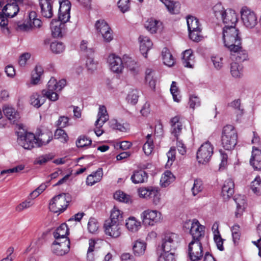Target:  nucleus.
I'll use <instances>...</instances> for the list:
<instances>
[{"mask_svg":"<svg viewBox=\"0 0 261 261\" xmlns=\"http://www.w3.org/2000/svg\"><path fill=\"white\" fill-rule=\"evenodd\" d=\"M86 66L87 69L92 72L96 69L97 63L94 61L93 58L88 57L86 61Z\"/></svg>","mask_w":261,"mask_h":261,"instance_id":"64","label":"nucleus"},{"mask_svg":"<svg viewBox=\"0 0 261 261\" xmlns=\"http://www.w3.org/2000/svg\"><path fill=\"white\" fill-rule=\"evenodd\" d=\"M241 14L243 23L245 27L252 29L257 25L258 20L256 15L247 7H243L242 8Z\"/></svg>","mask_w":261,"mask_h":261,"instance_id":"7","label":"nucleus"},{"mask_svg":"<svg viewBox=\"0 0 261 261\" xmlns=\"http://www.w3.org/2000/svg\"><path fill=\"white\" fill-rule=\"evenodd\" d=\"M130 179L134 184L143 183L147 181L148 179L147 173L143 170H137L134 172Z\"/></svg>","mask_w":261,"mask_h":261,"instance_id":"33","label":"nucleus"},{"mask_svg":"<svg viewBox=\"0 0 261 261\" xmlns=\"http://www.w3.org/2000/svg\"><path fill=\"white\" fill-rule=\"evenodd\" d=\"M140 226V222L137 221L135 217H131L126 220L125 226L130 231H137Z\"/></svg>","mask_w":261,"mask_h":261,"instance_id":"37","label":"nucleus"},{"mask_svg":"<svg viewBox=\"0 0 261 261\" xmlns=\"http://www.w3.org/2000/svg\"><path fill=\"white\" fill-rule=\"evenodd\" d=\"M33 204V201L31 199H28L24 202L19 204L16 208L17 211L20 212L24 209L29 208Z\"/></svg>","mask_w":261,"mask_h":261,"instance_id":"63","label":"nucleus"},{"mask_svg":"<svg viewBox=\"0 0 261 261\" xmlns=\"http://www.w3.org/2000/svg\"><path fill=\"white\" fill-rule=\"evenodd\" d=\"M240 62H232L230 65V72L231 75L234 77H239L241 76L242 71V66L239 65Z\"/></svg>","mask_w":261,"mask_h":261,"instance_id":"49","label":"nucleus"},{"mask_svg":"<svg viewBox=\"0 0 261 261\" xmlns=\"http://www.w3.org/2000/svg\"><path fill=\"white\" fill-rule=\"evenodd\" d=\"M57 81L54 77H51L48 81L46 89L42 91V93L50 100L55 101L58 100Z\"/></svg>","mask_w":261,"mask_h":261,"instance_id":"13","label":"nucleus"},{"mask_svg":"<svg viewBox=\"0 0 261 261\" xmlns=\"http://www.w3.org/2000/svg\"><path fill=\"white\" fill-rule=\"evenodd\" d=\"M223 21L225 24V28H229L230 27H235L236 24L238 21V18L236 13L233 10L231 9L226 10L223 17L220 19Z\"/></svg>","mask_w":261,"mask_h":261,"instance_id":"19","label":"nucleus"},{"mask_svg":"<svg viewBox=\"0 0 261 261\" xmlns=\"http://www.w3.org/2000/svg\"><path fill=\"white\" fill-rule=\"evenodd\" d=\"M139 97V92L137 90H132L131 91H130L127 97H126V100L128 102V103L132 105H136L138 100Z\"/></svg>","mask_w":261,"mask_h":261,"instance_id":"52","label":"nucleus"},{"mask_svg":"<svg viewBox=\"0 0 261 261\" xmlns=\"http://www.w3.org/2000/svg\"><path fill=\"white\" fill-rule=\"evenodd\" d=\"M214 239L215 241V242L216 244L217 248L220 251H223L224 250V247H223V242L224 241V239H223L220 234V232L218 230V226H217L216 229L214 230Z\"/></svg>","mask_w":261,"mask_h":261,"instance_id":"48","label":"nucleus"},{"mask_svg":"<svg viewBox=\"0 0 261 261\" xmlns=\"http://www.w3.org/2000/svg\"><path fill=\"white\" fill-rule=\"evenodd\" d=\"M250 163L255 169L261 170V150L256 147H252V156Z\"/></svg>","mask_w":261,"mask_h":261,"instance_id":"22","label":"nucleus"},{"mask_svg":"<svg viewBox=\"0 0 261 261\" xmlns=\"http://www.w3.org/2000/svg\"><path fill=\"white\" fill-rule=\"evenodd\" d=\"M114 198L119 201L125 203H128L130 200V196L121 191H116L114 194Z\"/></svg>","mask_w":261,"mask_h":261,"instance_id":"50","label":"nucleus"},{"mask_svg":"<svg viewBox=\"0 0 261 261\" xmlns=\"http://www.w3.org/2000/svg\"><path fill=\"white\" fill-rule=\"evenodd\" d=\"M174 176L171 172L167 171L162 175L160 181L162 186L166 187L173 182L174 180Z\"/></svg>","mask_w":261,"mask_h":261,"instance_id":"46","label":"nucleus"},{"mask_svg":"<svg viewBox=\"0 0 261 261\" xmlns=\"http://www.w3.org/2000/svg\"><path fill=\"white\" fill-rule=\"evenodd\" d=\"M233 199L237 204V211L235 215L236 217L238 218L241 216L245 208L246 201L244 196L241 195H235Z\"/></svg>","mask_w":261,"mask_h":261,"instance_id":"30","label":"nucleus"},{"mask_svg":"<svg viewBox=\"0 0 261 261\" xmlns=\"http://www.w3.org/2000/svg\"><path fill=\"white\" fill-rule=\"evenodd\" d=\"M140 197L143 198H152V195L156 193V188L155 187L140 188L138 190Z\"/></svg>","mask_w":261,"mask_h":261,"instance_id":"38","label":"nucleus"},{"mask_svg":"<svg viewBox=\"0 0 261 261\" xmlns=\"http://www.w3.org/2000/svg\"><path fill=\"white\" fill-rule=\"evenodd\" d=\"M213 11L215 16L218 20H220L226 12V10H224L221 4H217L215 5L213 7Z\"/></svg>","mask_w":261,"mask_h":261,"instance_id":"53","label":"nucleus"},{"mask_svg":"<svg viewBox=\"0 0 261 261\" xmlns=\"http://www.w3.org/2000/svg\"><path fill=\"white\" fill-rule=\"evenodd\" d=\"M159 23L161 24L159 21L150 18L146 22L145 27L151 33H155L159 29Z\"/></svg>","mask_w":261,"mask_h":261,"instance_id":"45","label":"nucleus"},{"mask_svg":"<svg viewBox=\"0 0 261 261\" xmlns=\"http://www.w3.org/2000/svg\"><path fill=\"white\" fill-rule=\"evenodd\" d=\"M234 184L231 179L226 180L222 187L221 196L225 201L229 200L234 192Z\"/></svg>","mask_w":261,"mask_h":261,"instance_id":"20","label":"nucleus"},{"mask_svg":"<svg viewBox=\"0 0 261 261\" xmlns=\"http://www.w3.org/2000/svg\"><path fill=\"white\" fill-rule=\"evenodd\" d=\"M92 141L86 136H81L76 142L77 147H84L90 145Z\"/></svg>","mask_w":261,"mask_h":261,"instance_id":"56","label":"nucleus"},{"mask_svg":"<svg viewBox=\"0 0 261 261\" xmlns=\"http://www.w3.org/2000/svg\"><path fill=\"white\" fill-rule=\"evenodd\" d=\"M154 72L151 69H147L145 72V81L149 87L154 89L155 87V80L154 79Z\"/></svg>","mask_w":261,"mask_h":261,"instance_id":"47","label":"nucleus"},{"mask_svg":"<svg viewBox=\"0 0 261 261\" xmlns=\"http://www.w3.org/2000/svg\"><path fill=\"white\" fill-rule=\"evenodd\" d=\"M17 142L25 149L40 147L39 141L34 134L25 132H17Z\"/></svg>","mask_w":261,"mask_h":261,"instance_id":"5","label":"nucleus"},{"mask_svg":"<svg viewBox=\"0 0 261 261\" xmlns=\"http://www.w3.org/2000/svg\"><path fill=\"white\" fill-rule=\"evenodd\" d=\"M162 56L163 63L166 66L171 67L174 64V59L170 50L167 47H164L162 51Z\"/></svg>","mask_w":261,"mask_h":261,"instance_id":"35","label":"nucleus"},{"mask_svg":"<svg viewBox=\"0 0 261 261\" xmlns=\"http://www.w3.org/2000/svg\"><path fill=\"white\" fill-rule=\"evenodd\" d=\"M103 176L102 169L99 168L95 172L88 175L86 179V184L92 186L95 184L100 181Z\"/></svg>","mask_w":261,"mask_h":261,"instance_id":"31","label":"nucleus"},{"mask_svg":"<svg viewBox=\"0 0 261 261\" xmlns=\"http://www.w3.org/2000/svg\"><path fill=\"white\" fill-rule=\"evenodd\" d=\"M3 112L6 117L14 123L20 118L19 113L12 107L5 106L3 107Z\"/></svg>","mask_w":261,"mask_h":261,"instance_id":"28","label":"nucleus"},{"mask_svg":"<svg viewBox=\"0 0 261 261\" xmlns=\"http://www.w3.org/2000/svg\"><path fill=\"white\" fill-rule=\"evenodd\" d=\"M46 97L45 95L39 94L35 93L31 96V104L37 108L41 107L45 101Z\"/></svg>","mask_w":261,"mask_h":261,"instance_id":"36","label":"nucleus"},{"mask_svg":"<svg viewBox=\"0 0 261 261\" xmlns=\"http://www.w3.org/2000/svg\"><path fill=\"white\" fill-rule=\"evenodd\" d=\"M163 3L168 11L171 13H175V9L177 7V3L171 0H160Z\"/></svg>","mask_w":261,"mask_h":261,"instance_id":"59","label":"nucleus"},{"mask_svg":"<svg viewBox=\"0 0 261 261\" xmlns=\"http://www.w3.org/2000/svg\"><path fill=\"white\" fill-rule=\"evenodd\" d=\"M50 48L53 53L58 54L64 50L65 45L62 42L55 41L50 44Z\"/></svg>","mask_w":261,"mask_h":261,"instance_id":"51","label":"nucleus"},{"mask_svg":"<svg viewBox=\"0 0 261 261\" xmlns=\"http://www.w3.org/2000/svg\"><path fill=\"white\" fill-rule=\"evenodd\" d=\"M70 245L69 239H65L63 242H61V240H55L51 245L52 252L59 256L65 255L69 251Z\"/></svg>","mask_w":261,"mask_h":261,"instance_id":"11","label":"nucleus"},{"mask_svg":"<svg viewBox=\"0 0 261 261\" xmlns=\"http://www.w3.org/2000/svg\"><path fill=\"white\" fill-rule=\"evenodd\" d=\"M190 233L192 237V241H201L204 236V227L194 219L191 223Z\"/></svg>","mask_w":261,"mask_h":261,"instance_id":"14","label":"nucleus"},{"mask_svg":"<svg viewBox=\"0 0 261 261\" xmlns=\"http://www.w3.org/2000/svg\"><path fill=\"white\" fill-rule=\"evenodd\" d=\"M154 148L153 141H147L143 146L145 154L149 155L151 153Z\"/></svg>","mask_w":261,"mask_h":261,"instance_id":"62","label":"nucleus"},{"mask_svg":"<svg viewBox=\"0 0 261 261\" xmlns=\"http://www.w3.org/2000/svg\"><path fill=\"white\" fill-rule=\"evenodd\" d=\"M214 147L209 141L203 143L197 151L196 158L200 164L207 163L213 154Z\"/></svg>","mask_w":261,"mask_h":261,"instance_id":"6","label":"nucleus"},{"mask_svg":"<svg viewBox=\"0 0 261 261\" xmlns=\"http://www.w3.org/2000/svg\"><path fill=\"white\" fill-rule=\"evenodd\" d=\"M7 4L2 10L5 15L10 17L16 15L19 11V7L23 5V0H8Z\"/></svg>","mask_w":261,"mask_h":261,"instance_id":"12","label":"nucleus"},{"mask_svg":"<svg viewBox=\"0 0 261 261\" xmlns=\"http://www.w3.org/2000/svg\"><path fill=\"white\" fill-rule=\"evenodd\" d=\"M118 7L122 13H125L129 10V0H119L117 3Z\"/></svg>","mask_w":261,"mask_h":261,"instance_id":"60","label":"nucleus"},{"mask_svg":"<svg viewBox=\"0 0 261 261\" xmlns=\"http://www.w3.org/2000/svg\"><path fill=\"white\" fill-rule=\"evenodd\" d=\"M161 213L156 210H147L143 211L141 214V218L145 225L153 226L161 222Z\"/></svg>","mask_w":261,"mask_h":261,"instance_id":"8","label":"nucleus"},{"mask_svg":"<svg viewBox=\"0 0 261 261\" xmlns=\"http://www.w3.org/2000/svg\"><path fill=\"white\" fill-rule=\"evenodd\" d=\"M170 123L172 127V134L177 138L181 132L182 125L179 121V117L176 116L172 118L170 120Z\"/></svg>","mask_w":261,"mask_h":261,"instance_id":"32","label":"nucleus"},{"mask_svg":"<svg viewBox=\"0 0 261 261\" xmlns=\"http://www.w3.org/2000/svg\"><path fill=\"white\" fill-rule=\"evenodd\" d=\"M187 22L189 31L199 30V22L198 20L193 16H188L187 18Z\"/></svg>","mask_w":261,"mask_h":261,"instance_id":"43","label":"nucleus"},{"mask_svg":"<svg viewBox=\"0 0 261 261\" xmlns=\"http://www.w3.org/2000/svg\"><path fill=\"white\" fill-rule=\"evenodd\" d=\"M120 225L106 221L103 226L106 234L115 238L119 237L121 233Z\"/></svg>","mask_w":261,"mask_h":261,"instance_id":"21","label":"nucleus"},{"mask_svg":"<svg viewBox=\"0 0 261 261\" xmlns=\"http://www.w3.org/2000/svg\"><path fill=\"white\" fill-rule=\"evenodd\" d=\"M179 242L178 236L173 232L165 233L162 238L161 248L163 253L159 256L158 261H175L174 251Z\"/></svg>","mask_w":261,"mask_h":261,"instance_id":"1","label":"nucleus"},{"mask_svg":"<svg viewBox=\"0 0 261 261\" xmlns=\"http://www.w3.org/2000/svg\"><path fill=\"white\" fill-rule=\"evenodd\" d=\"M98 227V223L97 220L93 218H91L88 223V229L90 233H94L97 231Z\"/></svg>","mask_w":261,"mask_h":261,"instance_id":"57","label":"nucleus"},{"mask_svg":"<svg viewBox=\"0 0 261 261\" xmlns=\"http://www.w3.org/2000/svg\"><path fill=\"white\" fill-rule=\"evenodd\" d=\"M108 60L112 71L118 73L122 72L124 68L123 58L113 54L109 56Z\"/></svg>","mask_w":261,"mask_h":261,"instance_id":"17","label":"nucleus"},{"mask_svg":"<svg viewBox=\"0 0 261 261\" xmlns=\"http://www.w3.org/2000/svg\"><path fill=\"white\" fill-rule=\"evenodd\" d=\"M70 201V197L68 194H60L50 200L49 208L54 213H62L66 210Z\"/></svg>","mask_w":261,"mask_h":261,"instance_id":"4","label":"nucleus"},{"mask_svg":"<svg viewBox=\"0 0 261 261\" xmlns=\"http://www.w3.org/2000/svg\"><path fill=\"white\" fill-rule=\"evenodd\" d=\"M234 47L229 49L230 58L232 61L237 62H243L246 60L248 58V54L246 50L243 49L242 44L239 45V48Z\"/></svg>","mask_w":261,"mask_h":261,"instance_id":"16","label":"nucleus"},{"mask_svg":"<svg viewBox=\"0 0 261 261\" xmlns=\"http://www.w3.org/2000/svg\"><path fill=\"white\" fill-rule=\"evenodd\" d=\"M250 189L252 192L257 195H261V178L257 176L255 179L251 182Z\"/></svg>","mask_w":261,"mask_h":261,"instance_id":"44","label":"nucleus"},{"mask_svg":"<svg viewBox=\"0 0 261 261\" xmlns=\"http://www.w3.org/2000/svg\"><path fill=\"white\" fill-rule=\"evenodd\" d=\"M60 8L59 9V19L64 22L69 21L70 17V11L71 4L68 0H62L60 2Z\"/></svg>","mask_w":261,"mask_h":261,"instance_id":"15","label":"nucleus"},{"mask_svg":"<svg viewBox=\"0 0 261 261\" xmlns=\"http://www.w3.org/2000/svg\"><path fill=\"white\" fill-rule=\"evenodd\" d=\"M223 39L224 45L228 50L234 47L239 48V45L242 44V38L239 30L236 27L223 29Z\"/></svg>","mask_w":261,"mask_h":261,"instance_id":"2","label":"nucleus"},{"mask_svg":"<svg viewBox=\"0 0 261 261\" xmlns=\"http://www.w3.org/2000/svg\"><path fill=\"white\" fill-rule=\"evenodd\" d=\"M49 181L46 182L44 184H41L35 190L33 191L30 194V197L32 198H35L38 197L41 193L44 191L47 186L49 185Z\"/></svg>","mask_w":261,"mask_h":261,"instance_id":"54","label":"nucleus"},{"mask_svg":"<svg viewBox=\"0 0 261 261\" xmlns=\"http://www.w3.org/2000/svg\"><path fill=\"white\" fill-rule=\"evenodd\" d=\"M69 229L66 224L63 223L54 232L53 235L55 240L69 239L67 236L69 234Z\"/></svg>","mask_w":261,"mask_h":261,"instance_id":"27","label":"nucleus"},{"mask_svg":"<svg viewBox=\"0 0 261 261\" xmlns=\"http://www.w3.org/2000/svg\"><path fill=\"white\" fill-rule=\"evenodd\" d=\"M109 120V115L106 108L104 106H100L97 114V119L95 122L96 128H101L103 125Z\"/></svg>","mask_w":261,"mask_h":261,"instance_id":"24","label":"nucleus"},{"mask_svg":"<svg viewBox=\"0 0 261 261\" xmlns=\"http://www.w3.org/2000/svg\"><path fill=\"white\" fill-rule=\"evenodd\" d=\"M140 42V50L142 55L147 57L148 51L151 48L152 43L150 39L147 36L141 35L139 38Z\"/></svg>","mask_w":261,"mask_h":261,"instance_id":"25","label":"nucleus"},{"mask_svg":"<svg viewBox=\"0 0 261 261\" xmlns=\"http://www.w3.org/2000/svg\"><path fill=\"white\" fill-rule=\"evenodd\" d=\"M43 73V69L42 67L40 65H37L34 70L32 71L31 80L32 84L33 85L37 84L39 83L40 80V77Z\"/></svg>","mask_w":261,"mask_h":261,"instance_id":"40","label":"nucleus"},{"mask_svg":"<svg viewBox=\"0 0 261 261\" xmlns=\"http://www.w3.org/2000/svg\"><path fill=\"white\" fill-rule=\"evenodd\" d=\"M59 19H53L50 23V29L54 37H62L65 32V23Z\"/></svg>","mask_w":261,"mask_h":261,"instance_id":"18","label":"nucleus"},{"mask_svg":"<svg viewBox=\"0 0 261 261\" xmlns=\"http://www.w3.org/2000/svg\"><path fill=\"white\" fill-rule=\"evenodd\" d=\"M182 62L184 66L188 68H193L194 56L192 49H187L182 54Z\"/></svg>","mask_w":261,"mask_h":261,"instance_id":"29","label":"nucleus"},{"mask_svg":"<svg viewBox=\"0 0 261 261\" xmlns=\"http://www.w3.org/2000/svg\"><path fill=\"white\" fill-rule=\"evenodd\" d=\"M188 254L192 261H198L203 256V248L201 241H191L188 246Z\"/></svg>","mask_w":261,"mask_h":261,"instance_id":"9","label":"nucleus"},{"mask_svg":"<svg viewBox=\"0 0 261 261\" xmlns=\"http://www.w3.org/2000/svg\"><path fill=\"white\" fill-rule=\"evenodd\" d=\"M8 17L3 12H0V27L2 31L5 35H9L11 33L9 28L8 27Z\"/></svg>","mask_w":261,"mask_h":261,"instance_id":"41","label":"nucleus"},{"mask_svg":"<svg viewBox=\"0 0 261 261\" xmlns=\"http://www.w3.org/2000/svg\"><path fill=\"white\" fill-rule=\"evenodd\" d=\"M203 189L202 181L200 179H195L193 186L191 189L193 196H196Z\"/></svg>","mask_w":261,"mask_h":261,"instance_id":"58","label":"nucleus"},{"mask_svg":"<svg viewBox=\"0 0 261 261\" xmlns=\"http://www.w3.org/2000/svg\"><path fill=\"white\" fill-rule=\"evenodd\" d=\"M95 27L97 32L101 34L105 42H109L113 40L112 31L106 21L97 20L95 24Z\"/></svg>","mask_w":261,"mask_h":261,"instance_id":"10","label":"nucleus"},{"mask_svg":"<svg viewBox=\"0 0 261 261\" xmlns=\"http://www.w3.org/2000/svg\"><path fill=\"white\" fill-rule=\"evenodd\" d=\"M55 138L61 139L62 142H66L68 140V137L65 131L61 128L57 129L55 133Z\"/></svg>","mask_w":261,"mask_h":261,"instance_id":"55","label":"nucleus"},{"mask_svg":"<svg viewBox=\"0 0 261 261\" xmlns=\"http://www.w3.org/2000/svg\"><path fill=\"white\" fill-rule=\"evenodd\" d=\"M238 135L233 126L226 125L223 127L221 137L222 145L227 150L233 149L237 143Z\"/></svg>","mask_w":261,"mask_h":261,"instance_id":"3","label":"nucleus"},{"mask_svg":"<svg viewBox=\"0 0 261 261\" xmlns=\"http://www.w3.org/2000/svg\"><path fill=\"white\" fill-rule=\"evenodd\" d=\"M52 139L53 134L52 133L49 131L41 133L39 135V137L37 138V141H39V143L40 144V147L47 144Z\"/></svg>","mask_w":261,"mask_h":261,"instance_id":"42","label":"nucleus"},{"mask_svg":"<svg viewBox=\"0 0 261 261\" xmlns=\"http://www.w3.org/2000/svg\"><path fill=\"white\" fill-rule=\"evenodd\" d=\"M41 15L44 17L50 18L53 15L51 0H39Z\"/></svg>","mask_w":261,"mask_h":261,"instance_id":"23","label":"nucleus"},{"mask_svg":"<svg viewBox=\"0 0 261 261\" xmlns=\"http://www.w3.org/2000/svg\"><path fill=\"white\" fill-rule=\"evenodd\" d=\"M146 248L145 243L139 240L136 241L133 247L134 254L136 256H141L144 254Z\"/></svg>","mask_w":261,"mask_h":261,"instance_id":"39","label":"nucleus"},{"mask_svg":"<svg viewBox=\"0 0 261 261\" xmlns=\"http://www.w3.org/2000/svg\"><path fill=\"white\" fill-rule=\"evenodd\" d=\"M170 92L172 95L174 100L176 102H179L180 99L177 97L179 94V91L176 86V83L175 82H172L170 87Z\"/></svg>","mask_w":261,"mask_h":261,"instance_id":"61","label":"nucleus"},{"mask_svg":"<svg viewBox=\"0 0 261 261\" xmlns=\"http://www.w3.org/2000/svg\"><path fill=\"white\" fill-rule=\"evenodd\" d=\"M123 220V212L114 207L111 211L110 220L107 221L121 225Z\"/></svg>","mask_w":261,"mask_h":261,"instance_id":"34","label":"nucleus"},{"mask_svg":"<svg viewBox=\"0 0 261 261\" xmlns=\"http://www.w3.org/2000/svg\"><path fill=\"white\" fill-rule=\"evenodd\" d=\"M123 65L126 67L130 72L135 74L139 71V66L137 62L131 57L125 55L123 57Z\"/></svg>","mask_w":261,"mask_h":261,"instance_id":"26","label":"nucleus"}]
</instances>
